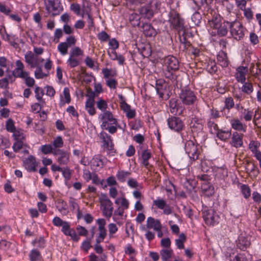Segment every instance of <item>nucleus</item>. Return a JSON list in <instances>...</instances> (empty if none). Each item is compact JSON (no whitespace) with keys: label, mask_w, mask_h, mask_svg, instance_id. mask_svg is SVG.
<instances>
[{"label":"nucleus","mask_w":261,"mask_h":261,"mask_svg":"<svg viewBox=\"0 0 261 261\" xmlns=\"http://www.w3.org/2000/svg\"><path fill=\"white\" fill-rule=\"evenodd\" d=\"M23 165L28 172H35L36 171V158L33 155H30L23 161Z\"/></svg>","instance_id":"aec40b11"},{"label":"nucleus","mask_w":261,"mask_h":261,"mask_svg":"<svg viewBox=\"0 0 261 261\" xmlns=\"http://www.w3.org/2000/svg\"><path fill=\"white\" fill-rule=\"evenodd\" d=\"M230 122L232 128L234 130L239 132H243V133L246 132V125L243 124L238 119H231Z\"/></svg>","instance_id":"c85d7f7f"},{"label":"nucleus","mask_w":261,"mask_h":261,"mask_svg":"<svg viewBox=\"0 0 261 261\" xmlns=\"http://www.w3.org/2000/svg\"><path fill=\"white\" fill-rule=\"evenodd\" d=\"M206 70L211 74L215 73L218 70V67L215 60H209L206 63Z\"/></svg>","instance_id":"f704fd0d"},{"label":"nucleus","mask_w":261,"mask_h":261,"mask_svg":"<svg viewBox=\"0 0 261 261\" xmlns=\"http://www.w3.org/2000/svg\"><path fill=\"white\" fill-rule=\"evenodd\" d=\"M97 108L100 110L102 113L108 111V103L106 100L102 98H100L96 102Z\"/></svg>","instance_id":"052dcab7"},{"label":"nucleus","mask_w":261,"mask_h":261,"mask_svg":"<svg viewBox=\"0 0 261 261\" xmlns=\"http://www.w3.org/2000/svg\"><path fill=\"white\" fill-rule=\"evenodd\" d=\"M140 16L137 13H133L129 15V20L131 25L134 27H138L140 28L142 23L140 21Z\"/></svg>","instance_id":"4c0bfd02"},{"label":"nucleus","mask_w":261,"mask_h":261,"mask_svg":"<svg viewBox=\"0 0 261 261\" xmlns=\"http://www.w3.org/2000/svg\"><path fill=\"white\" fill-rule=\"evenodd\" d=\"M25 145V144L23 142V140L15 141L12 145L13 150L15 152H18Z\"/></svg>","instance_id":"e2e57ef3"},{"label":"nucleus","mask_w":261,"mask_h":261,"mask_svg":"<svg viewBox=\"0 0 261 261\" xmlns=\"http://www.w3.org/2000/svg\"><path fill=\"white\" fill-rule=\"evenodd\" d=\"M54 155L58 156L57 161L60 165H66L69 161L70 152L64 149L54 150Z\"/></svg>","instance_id":"2eb2a0df"},{"label":"nucleus","mask_w":261,"mask_h":261,"mask_svg":"<svg viewBox=\"0 0 261 261\" xmlns=\"http://www.w3.org/2000/svg\"><path fill=\"white\" fill-rule=\"evenodd\" d=\"M243 134H240L237 132L233 133L230 144L232 146L238 148L243 146Z\"/></svg>","instance_id":"4be33fe9"},{"label":"nucleus","mask_w":261,"mask_h":261,"mask_svg":"<svg viewBox=\"0 0 261 261\" xmlns=\"http://www.w3.org/2000/svg\"><path fill=\"white\" fill-rule=\"evenodd\" d=\"M145 5L139 9L140 15L147 19H150L154 12L159 10L161 6L160 0H144Z\"/></svg>","instance_id":"39448f33"},{"label":"nucleus","mask_w":261,"mask_h":261,"mask_svg":"<svg viewBox=\"0 0 261 261\" xmlns=\"http://www.w3.org/2000/svg\"><path fill=\"white\" fill-rule=\"evenodd\" d=\"M236 244L238 248L245 251L251 245V236L241 233L238 236Z\"/></svg>","instance_id":"ddd939ff"},{"label":"nucleus","mask_w":261,"mask_h":261,"mask_svg":"<svg viewBox=\"0 0 261 261\" xmlns=\"http://www.w3.org/2000/svg\"><path fill=\"white\" fill-rule=\"evenodd\" d=\"M120 108L123 113L125 114V116L128 119H133L136 116V112L135 109H132L131 106L126 102L122 103Z\"/></svg>","instance_id":"393cba45"},{"label":"nucleus","mask_w":261,"mask_h":261,"mask_svg":"<svg viewBox=\"0 0 261 261\" xmlns=\"http://www.w3.org/2000/svg\"><path fill=\"white\" fill-rule=\"evenodd\" d=\"M197 179L201 181V188L203 191H207L208 190H211V188L212 192L210 193V195H212L213 193L214 188L212 187L209 181L211 180V177L207 174L201 173L199 174L197 176Z\"/></svg>","instance_id":"a211bd4d"},{"label":"nucleus","mask_w":261,"mask_h":261,"mask_svg":"<svg viewBox=\"0 0 261 261\" xmlns=\"http://www.w3.org/2000/svg\"><path fill=\"white\" fill-rule=\"evenodd\" d=\"M168 17L171 28L178 32L184 30V20L176 11L171 10L168 13Z\"/></svg>","instance_id":"6e6552de"},{"label":"nucleus","mask_w":261,"mask_h":261,"mask_svg":"<svg viewBox=\"0 0 261 261\" xmlns=\"http://www.w3.org/2000/svg\"><path fill=\"white\" fill-rule=\"evenodd\" d=\"M195 11L191 16V20L194 25H198L201 22L202 17L200 13L197 11L198 10Z\"/></svg>","instance_id":"680f3d73"},{"label":"nucleus","mask_w":261,"mask_h":261,"mask_svg":"<svg viewBox=\"0 0 261 261\" xmlns=\"http://www.w3.org/2000/svg\"><path fill=\"white\" fill-rule=\"evenodd\" d=\"M11 245V242L5 239H1L0 240V250L4 252H7L9 250Z\"/></svg>","instance_id":"bf43d9fd"},{"label":"nucleus","mask_w":261,"mask_h":261,"mask_svg":"<svg viewBox=\"0 0 261 261\" xmlns=\"http://www.w3.org/2000/svg\"><path fill=\"white\" fill-rule=\"evenodd\" d=\"M180 137L182 143L184 144L186 153L188 154L190 161L193 162L198 159L199 153L197 145L192 140V136L187 131H185L181 133Z\"/></svg>","instance_id":"7ed1b4c3"},{"label":"nucleus","mask_w":261,"mask_h":261,"mask_svg":"<svg viewBox=\"0 0 261 261\" xmlns=\"http://www.w3.org/2000/svg\"><path fill=\"white\" fill-rule=\"evenodd\" d=\"M139 49L140 53L144 58H148L151 55L152 50L149 44H142Z\"/></svg>","instance_id":"e433bc0d"},{"label":"nucleus","mask_w":261,"mask_h":261,"mask_svg":"<svg viewBox=\"0 0 261 261\" xmlns=\"http://www.w3.org/2000/svg\"><path fill=\"white\" fill-rule=\"evenodd\" d=\"M59 212L63 215H66L68 211V205L66 201L63 200H60L58 201V205L56 206Z\"/></svg>","instance_id":"c03bdc74"},{"label":"nucleus","mask_w":261,"mask_h":261,"mask_svg":"<svg viewBox=\"0 0 261 261\" xmlns=\"http://www.w3.org/2000/svg\"><path fill=\"white\" fill-rule=\"evenodd\" d=\"M16 68L13 70L14 77H19L20 75L27 72L24 70V65L21 60H18L15 62Z\"/></svg>","instance_id":"c756f323"},{"label":"nucleus","mask_w":261,"mask_h":261,"mask_svg":"<svg viewBox=\"0 0 261 261\" xmlns=\"http://www.w3.org/2000/svg\"><path fill=\"white\" fill-rule=\"evenodd\" d=\"M257 111H255L254 113L252 110H249V109H245L244 110V119L246 121H250L252 119L253 116H256Z\"/></svg>","instance_id":"5fc2aeb1"},{"label":"nucleus","mask_w":261,"mask_h":261,"mask_svg":"<svg viewBox=\"0 0 261 261\" xmlns=\"http://www.w3.org/2000/svg\"><path fill=\"white\" fill-rule=\"evenodd\" d=\"M161 258L163 261H167L171 256L172 250L171 249H165L161 250Z\"/></svg>","instance_id":"13d9d810"},{"label":"nucleus","mask_w":261,"mask_h":261,"mask_svg":"<svg viewBox=\"0 0 261 261\" xmlns=\"http://www.w3.org/2000/svg\"><path fill=\"white\" fill-rule=\"evenodd\" d=\"M68 47L66 43L63 42L58 44L57 48L60 54L64 56L67 54Z\"/></svg>","instance_id":"338daca9"},{"label":"nucleus","mask_w":261,"mask_h":261,"mask_svg":"<svg viewBox=\"0 0 261 261\" xmlns=\"http://www.w3.org/2000/svg\"><path fill=\"white\" fill-rule=\"evenodd\" d=\"M94 105L95 101H86L85 103V110L91 116H93L96 113Z\"/></svg>","instance_id":"8fccbe9b"},{"label":"nucleus","mask_w":261,"mask_h":261,"mask_svg":"<svg viewBox=\"0 0 261 261\" xmlns=\"http://www.w3.org/2000/svg\"><path fill=\"white\" fill-rule=\"evenodd\" d=\"M214 171V174L216 179L219 180H224L225 177L227 176V170L224 167H215L212 169Z\"/></svg>","instance_id":"bb28decb"},{"label":"nucleus","mask_w":261,"mask_h":261,"mask_svg":"<svg viewBox=\"0 0 261 261\" xmlns=\"http://www.w3.org/2000/svg\"><path fill=\"white\" fill-rule=\"evenodd\" d=\"M241 190L242 195L245 199H247L250 196L251 190L248 185L245 184L242 185L241 186Z\"/></svg>","instance_id":"0e129e2a"},{"label":"nucleus","mask_w":261,"mask_h":261,"mask_svg":"<svg viewBox=\"0 0 261 261\" xmlns=\"http://www.w3.org/2000/svg\"><path fill=\"white\" fill-rule=\"evenodd\" d=\"M130 172L125 170H118L116 173V177L117 180L121 183L125 182L128 176L130 175Z\"/></svg>","instance_id":"58836bf2"},{"label":"nucleus","mask_w":261,"mask_h":261,"mask_svg":"<svg viewBox=\"0 0 261 261\" xmlns=\"http://www.w3.org/2000/svg\"><path fill=\"white\" fill-rule=\"evenodd\" d=\"M243 84L241 87V91L247 94H251L253 91V87L251 83L244 81V83H241Z\"/></svg>","instance_id":"a18cd8bd"},{"label":"nucleus","mask_w":261,"mask_h":261,"mask_svg":"<svg viewBox=\"0 0 261 261\" xmlns=\"http://www.w3.org/2000/svg\"><path fill=\"white\" fill-rule=\"evenodd\" d=\"M141 31L147 37H154L157 34L156 30L148 22H142L140 27Z\"/></svg>","instance_id":"6ab92c4d"},{"label":"nucleus","mask_w":261,"mask_h":261,"mask_svg":"<svg viewBox=\"0 0 261 261\" xmlns=\"http://www.w3.org/2000/svg\"><path fill=\"white\" fill-rule=\"evenodd\" d=\"M163 73L165 77L174 82L176 81V72L179 69V63L174 56L169 55L163 59Z\"/></svg>","instance_id":"f257e3e1"},{"label":"nucleus","mask_w":261,"mask_h":261,"mask_svg":"<svg viewBox=\"0 0 261 261\" xmlns=\"http://www.w3.org/2000/svg\"><path fill=\"white\" fill-rule=\"evenodd\" d=\"M155 88L159 97L163 98L167 89V84L165 81L163 79L156 80Z\"/></svg>","instance_id":"5701e85b"},{"label":"nucleus","mask_w":261,"mask_h":261,"mask_svg":"<svg viewBox=\"0 0 261 261\" xmlns=\"http://www.w3.org/2000/svg\"><path fill=\"white\" fill-rule=\"evenodd\" d=\"M182 31L181 34H179V40L180 43L179 49L183 51H187L191 44L186 38L185 30H183Z\"/></svg>","instance_id":"cd10ccee"},{"label":"nucleus","mask_w":261,"mask_h":261,"mask_svg":"<svg viewBox=\"0 0 261 261\" xmlns=\"http://www.w3.org/2000/svg\"><path fill=\"white\" fill-rule=\"evenodd\" d=\"M53 148L60 149L62 147L64 144L63 140L61 136H59L54 138L53 143Z\"/></svg>","instance_id":"6e6d98bb"},{"label":"nucleus","mask_w":261,"mask_h":261,"mask_svg":"<svg viewBox=\"0 0 261 261\" xmlns=\"http://www.w3.org/2000/svg\"><path fill=\"white\" fill-rule=\"evenodd\" d=\"M222 18L219 14H214L209 21L211 27L215 29L218 27L223 22Z\"/></svg>","instance_id":"ea45409f"},{"label":"nucleus","mask_w":261,"mask_h":261,"mask_svg":"<svg viewBox=\"0 0 261 261\" xmlns=\"http://www.w3.org/2000/svg\"><path fill=\"white\" fill-rule=\"evenodd\" d=\"M202 213L203 218L207 225L214 226L219 222L220 216L213 209L209 208L202 204Z\"/></svg>","instance_id":"0eeeda50"},{"label":"nucleus","mask_w":261,"mask_h":261,"mask_svg":"<svg viewBox=\"0 0 261 261\" xmlns=\"http://www.w3.org/2000/svg\"><path fill=\"white\" fill-rule=\"evenodd\" d=\"M224 106L221 108V111H222L225 109H226L229 111L234 106V102L233 98L231 97H226L224 101Z\"/></svg>","instance_id":"864d4df0"},{"label":"nucleus","mask_w":261,"mask_h":261,"mask_svg":"<svg viewBox=\"0 0 261 261\" xmlns=\"http://www.w3.org/2000/svg\"><path fill=\"white\" fill-rule=\"evenodd\" d=\"M90 164L95 169L97 168H102L103 166V162L98 155H95L91 160Z\"/></svg>","instance_id":"de8ad7c7"},{"label":"nucleus","mask_w":261,"mask_h":261,"mask_svg":"<svg viewBox=\"0 0 261 261\" xmlns=\"http://www.w3.org/2000/svg\"><path fill=\"white\" fill-rule=\"evenodd\" d=\"M189 54H191L194 57H198L203 54L202 49L198 47H195L192 44L189 47L188 50Z\"/></svg>","instance_id":"09e8293b"},{"label":"nucleus","mask_w":261,"mask_h":261,"mask_svg":"<svg viewBox=\"0 0 261 261\" xmlns=\"http://www.w3.org/2000/svg\"><path fill=\"white\" fill-rule=\"evenodd\" d=\"M217 58L218 63L222 67H226L228 65L229 61L227 57V55L223 51L219 52Z\"/></svg>","instance_id":"2f4dec72"},{"label":"nucleus","mask_w":261,"mask_h":261,"mask_svg":"<svg viewBox=\"0 0 261 261\" xmlns=\"http://www.w3.org/2000/svg\"><path fill=\"white\" fill-rule=\"evenodd\" d=\"M29 258L30 261H41L42 257L38 249L37 248H34L30 251Z\"/></svg>","instance_id":"c9c22d12"},{"label":"nucleus","mask_w":261,"mask_h":261,"mask_svg":"<svg viewBox=\"0 0 261 261\" xmlns=\"http://www.w3.org/2000/svg\"><path fill=\"white\" fill-rule=\"evenodd\" d=\"M207 126L210 133L213 135H215L219 129L215 121L214 120H211V119H207Z\"/></svg>","instance_id":"79ce46f5"},{"label":"nucleus","mask_w":261,"mask_h":261,"mask_svg":"<svg viewBox=\"0 0 261 261\" xmlns=\"http://www.w3.org/2000/svg\"><path fill=\"white\" fill-rule=\"evenodd\" d=\"M67 64L70 68H74L80 65V61L74 57L69 56Z\"/></svg>","instance_id":"774afa93"},{"label":"nucleus","mask_w":261,"mask_h":261,"mask_svg":"<svg viewBox=\"0 0 261 261\" xmlns=\"http://www.w3.org/2000/svg\"><path fill=\"white\" fill-rule=\"evenodd\" d=\"M167 123L168 127L172 130L180 133L184 132L182 131L185 127V123L183 120L178 117L171 116L167 119Z\"/></svg>","instance_id":"9d476101"},{"label":"nucleus","mask_w":261,"mask_h":261,"mask_svg":"<svg viewBox=\"0 0 261 261\" xmlns=\"http://www.w3.org/2000/svg\"><path fill=\"white\" fill-rule=\"evenodd\" d=\"M161 221L160 219H155L152 217H149L146 221V227L150 229H153L154 231L155 230H159V227L162 226Z\"/></svg>","instance_id":"a878e982"},{"label":"nucleus","mask_w":261,"mask_h":261,"mask_svg":"<svg viewBox=\"0 0 261 261\" xmlns=\"http://www.w3.org/2000/svg\"><path fill=\"white\" fill-rule=\"evenodd\" d=\"M246 32L247 29L239 21L234 20L231 22L230 33L236 40H243Z\"/></svg>","instance_id":"1a4fd4ad"},{"label":"nucleus","mask_w":261,"mask_h":261,"mask_svg":"<svg viewBox=\"0 0 261 261\" xmlns=\"http://www.w3.org/2000/svg\"><path fill=\"white\" fill-rule=\"evenodd\" d=\"M215 135L220 140L225 141L230 138L231 133L230 130L219 129Z\"/></svg>","instance_id":"72a5a7b5"},{"label":"nucleus","mask_w":261,"mask_h":261,"mask_svg":"<svg viewBox=\"0 0 261 261\" xmlns=\"http://www.w3.org/2000/svg\"><path fill=\"white\" fill-rule=\"evenodd\" d=\"M40 149L42 153L44 154L53 153V155L54 150L56 149V148H53L51 144H46L42 145L40 146Z\"/></svg>","instance_id":"3c124183"},{"label":"nucleus","mask_w":261,"mask_h":261,"mask_svg":"<svg viewBox=\"0 0 261 261\" xmlns=\"http://www.w3.org/2000/svg\"><path fill=\"white\" fill-rule=\"evenodd\" d=\"M248 72V67L240 65L236 68L234 73L235 79L238 83H244L246 81V75Z\"/></svg>","instance_id":"f3484780"},{"label":"nucleus","mask_w":261,"mask_h":261,"mask_svg":"<svg viewBox=\"0 0 261 261\" xmlns=\"http://www.w3.org/2000/svg\"><path fill=\"white\" fill-rule=\"evenodd\" d=\"M230 261H248V259L245 253H237L230 256Z\"/></svg>","instance_id":"49530a36"},{"label":"nucleus","mask_w":261,"mask_h":261,"mask_svg":"<svg viewBox=\"0 0 261 261\" xmlns=\"http://www.w3.org/2000/svg\"><path fill=\"white\" fill-rule=\"evenodd\" d=\"M103 205V215L107 217H111L113 214V203L112 201L109 203H106L102 204Z\"/></svg>","instance_id":"37998d69"},{"label":"nucleus","mask_w":261,"mask_h":261,"mask_svg":"<svg viewBox=\"0 0 261 261\" xmlns=\"http://www.w3.org/2000/svg\"><path fill=\"white\" fill-rule=\"evenodd\" d=\"M231 22L228 21H224L218 28L217 30V34L220 37H224L226 36L228 33V30H230Z\"/></svg>","instance_id":"b1692460"},{"label":"nucleus","mask_w":261,"mask_h":261,"mask_svg":"<svg viewBox=\"0 0 261 261\" xmlns=\"http://www.w3.org/2000/svg\"><path fill=\"white\" fill-rule=\"evenodd\" d=\"M24 57L25 62L31 68H33L38 65V57L32 51H27Z\"/></svg>","instance_id":"412c9836"},{"label":"nucleus","mask_w":261,"mask_h":261,"mask_svg":"<svg viewBox=\"0 0 261 261\" xmlns=\"http://www.w3.org/2000/svg\"><path fill=\"white\" fill-rule=\"evenodd\" d=\"M153 204L158 208L163 210V213L165 215H169L172 213L171 207L167 203L165 200L160 197H158L156 199L154 200Z\"/></svg>","instance_id":"f8f14e48"},{"label":"nucleus","mask_w":261,"mask_h":261,"mask_svg":"<svg viewBox=\"0 0 261 261\" xmlns=\"http://www.w3.org/2000/svg\"><path fill=\"white\" fill-rule=\"evenodd\" d=\"M91 238H87L81 244V248L84 251L87 252L91 247Z\"/></svg>","instance_id":"69168bd1"},{"label":"nucleus","mask_w":261,"mask_h":261,"mask_svg":"<svg viewBox=\"0 0 261 261\" xmlns=\"http://www.w3.org/2000/svg\"><path fill=\"white\" fill-rule=\"evenodd\" d=\"M99 138L102 141L103 147L107 150V153L113 156L116 153L112 137L106 132L102 131L99 134Z\"/></svg>","instance_id":"9b49d317"},{"label":"nucleus","mask_w":261,"mask_h":261,"mask_svg":"<svg viewBox=\"0 0 261 261\" xmlns=\"http://www.w3.org/2000/svg\"><path fill=\"white\" fill-rule=\"evenodd\" d=\"M98 233L95 236V242H102L107 236V229H98Z\"/></svg>","instance_id":"603ef678"},{"label":"nucleus","mask_w":261,"mask_h":261,"mask_svg":"<svg viewBox=\"0 0 261 261\" xmlns=\"http://www.w3.org/2000/svg\"><path fill=\"white\" fill-rule=\"evenodd\" d=\"M19 76V78H21L24 80L25 84L28 87H32L34 86L35 84V80L33 77L30 76V73L29 71L24 72L23 74H21Z\"/></svg>","instance_id":"a19ab883"},{"label":"nucleus","mask_w":261,"mask_h":261,"mask_svg":"<svg viewBox=\"0 0 261 261\" xmlns=\"http://www.w3.org/2000/svg\"><path fill=\"white\" fill-rule=\"evenodd\" d=\"M98 119L101 121V128L103 130H108L111 134L116 133L118 128H121L118 124L117 119L110 111L108 110L101 113L98 116Z\"/></svg>","instance_id":"f03ea898"},{"label":"nucleus","mask_w":261,"mask_h":261,"mask_svg":"<svg viewBox=\"0 0 261 261\" xmlns=\"http://www.w3.org/2000/svg\"><path fill=\"white\" fill-rule=\"evenodd\" d=\"M53 224L56 227L61 226V231L66 236L70 237L71 240L77 242L80 239L76 231L70 227V223L66 221H63L58 216L55 217L52 220Z\"/></svg>","instance_id":"20e7f679"},{"label":"nucleus","mask_w":261,"mask_h":261,"mask_svg":"<svg viewBox=\"0 0 261 261\" xmlns=\"http://www.w3.org/2000/svg\"><path fill=\"white\" fill-rule=\"evenodd\" d=\"M32 246L36 247L37 249H43L46 246V241L42 236L36 238L31 242Z\"/></svg>","instance_id":"7c9ffc66"},{"label":"nucleus","mask_w":261,"mask_h":261,"mask_svg":"<svg viewBox=\"0 0 261 261\" xmlns=\"http://www.w3.org/2000/svg\"><path fill=\"white\" fill-rule=\"evenodd\" d=\"M2 38L3 40L8 42L11 46H15L16 44V41L18 40V37L14 34H9L5 32V34H2Z\"/></svg>","instance_id":"473e14b6"},{"label":"nucleus","mask_w":261,"mask_h":261,"mask_svg":"<svg viewBox=\"0 0 261 261\" xmlns=\"http://www.w3.org/2000/svg\"><path fill=\"white\" fill-rule=\"evenodd\" d=\"M169 105L170 112L175 115H181L185 109L182 103L174 98L170 99Z\"/></svg>","instance_id":"4468645a"},{"label":"nucleus","mask_w":261,"mask_h":261,"mask_svg":"<svg viewBox=\"0 0 261 261\" xmlns=\"http://www.w3.org/2000/svg\"><path fill=\"white\" fill-rule=\"evenodd\" d=\"M36 70L34 72L35 77L36 79H42L48 75V73L42 72V69L41 66H36Z\"/></svg>","instance_id":"4d7b16f0"},{"label":"nucleus","mask_w":261,"mask_h":261,"mask_svg":"<svg viewBox=\"0 0 261 261\" xmlns=\"http://www.w3.org/2000/svg\"><path fill=\"white\" fill-rule=\"evenodd\" d=\"M46 9L53 16L59 15L61 12L59 0H47Z\"/></svg>","instance_id":"dca6fc26"},{"label":"nucleus","mask_w":261,"mask_h":261,"mask_svg":"<svg viewBox=\"0 0 261 261\" xmlns=\"http://www.w3.org/2000/svg\"><path fill=\"white\" fill-rule=\"evenodd\" d=\"M179 97L182 103L187 106L193 105L197 100L195 92L188 86L180 89Z\"/></svg>","instance_id":"423d86ee"}]
</instances>
